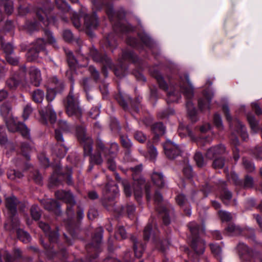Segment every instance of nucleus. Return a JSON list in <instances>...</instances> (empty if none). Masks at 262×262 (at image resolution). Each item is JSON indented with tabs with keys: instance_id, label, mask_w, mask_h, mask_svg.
<instances>
[{
	"instance_id": "nucleus-1",
	"label": "nucleus",
	"mask_w": 262,
	"mask_h": 262,
	"mask_svg": "<svg viewBox=\"0 0 262 262\" xmlns=\"http://www.w3.org/2000/svg\"><path fill=\"white\" fill-rule=\"evenodd\" d=\"M76 134L78 140L83 144L84 154L86 156L91 155V162L96 164H101L103 162L101 152L97 151L96 154L91 155L93 151V141L91 138L87 136L85 127L83 126L77 127Z\"/></svg>"
},
{
	"instance_id": "nucleus-2",
	"label": "nucleus",
	"mask_w": 262,
	"mask_h": 262,
	"mask_svg": "<svg viewBox=\"0 0 262 262\" xmlns=\"http://www.w3.org/2000/svg\"><path fill=\"white\" fill-rule=\"evenodd\" d=\"M188 226L192 234L191 247L196 255H201L204 252L205 249V242L203 239L199 238L198 235L204 233L205 229L204 227L200 229L199 226L194 222L189 223Z\"/></svg>"
},
{
	"instance_id": "nucleus-3",
	"label": "nucleus",
	"mask_w": 262,
	"mask_h": 262,
	"mask_svg": "<svg viewBox=\"0 0 262 262\" xmlns=\"http://www.w3.org/2000/svg\"><path fill=\"white\" fill-rule=\"evenodd\" d=\"M64 106L66 112L69 117L80 119L82 117V110L79 105L77 98L75 97L72 92H70L64 101Z\"/></svg>"
},
{
	"instance_id": "nucleus-4",
	"label": "nucleus",
	"mask_w": 262,
	"mask_h": 262,
	"mask_svg": "<svg viewBox=\"0 0 262 262\" xmlns=\"http://www.w3.org/2000/svg\"><path fill=\"white\" fill-rule=\"evenodd\" d=\"M55 195L57 199L62 201L67 204V213L68 215L74 214L73 207L76 204V201L73 194L69 191L63 190L56 191Z\"/></svg>"
},
{
	"instance_id": "nucleus-5",
	"label": "nucleus",
	"mask_w": 262,
	"mask_h": 262,
	"mask_svg": "<svg viewBox=\"0 0 262 262\" xmlns=\"http://www.w3.org/2000/svg\"><path fill=\"white\" fill-rule=\"evenodd\" d=\"M58 126L59 129H56L55 130V137L56 139L58 142H60V148L59 149V152H56L57 156L60 158L63 157L67 151L68 149L63 146L62 143L63 142V138L62 137V134L60 132V129L64 132H68L69 130V126L67 122L66 121L60 120L58 122Z\"/></svg>"
},
{
	"instance_id": "nucleus-6",
	"label": "nucleus",
	"mask_w": 262,
	"mask_h": 262,
	"mask_svg": "<svg viewBox=\"0 0 262 262\" xmlns=\"http://www.w3.org/2000/svg\"><path fill=\"white\" fill-rule=\"evenodd\" d=\"M6 124L10 132H15L18 131L24 138L27 139L30 138V129L25 124L16 122L13 118H11L6 121Z\"/></svg>"
},
{
	"instance_id": "nucleus-7",
	"label": "nucleus",
	"mask_w": 262,
	"mask_h": 262,
	"mask_svg": "<svg viewBox=\"0 0 262 262\" xmlns=\"http://www.w3.org/2000/svg\"><path fill=\"white\" fill-rule=\"evenodd\" d=\"M46 42L42 38L37 39L33 47L29 50L26 57L28 61H32L36 59L39 56V53L42 52L45 55L47 54V52L45 50Z\"/></svg>"
},
{
	"instance_id": "nucleus-8",
	"label": "nucleus",
	"mask_w": 262,
	"mask_h": 262,
	"mask_svg": "<svg viewBox=\"0 0 262 262\" xmlns=\"http://www.w3.org/2000/svg\"><path fill=\"white\" fill-rule=\"evenodd\" d=\"M118 189L116 185L111 183L107 184L103 191L104 200V204L106 207L108 208L110 205H113V200L118 194Z\"/></svg>"
},
{
	"instance_id": "nucleus-9",
	"label": "nucleus",
	"mask_w": 262,
	"mask_h": 262,
	"mask_svg": "<svg viewBox=\"0 0 262 262\" xmlns=\"http://www.w3.org/2000/svg\"><path fill=\"white\" fill-rule=\"evenodd\" d=\"M163 148L165 155L169 159L176 158L181 152V150L178 146L169 140L166 141L163 145Z\"/></svg>"
},
{
	"instance_id": "nucleus-10",
	"label": "nucleus",
	"mask_w": 262,
	"mask_h": 262,
	"mask_svg": "<svg viewBox=\"0 0 262 262\" xmlns=\"http://www.w3.org/2000/svg\"><path fill=\"white\" fill-rule=\"evenodd\" d=\"M19 225V222L17 219H12V229H15L18 238L23 243H28L31 240V236L28 233L22 229L18 228Z\"/></svg>"
},
{
	"instance_id": "nucleus-11",
	"label": "nucleus",
	"mask_w": 262,
	"mask_h": 262,
	"mask_svg": "<svg viewBox=\"0 0 262 262\" xmlns=\"http://www.w3.org/2000/svg\"><path fill=\"white\" fill-rule=\"evenodd\" d=\"M39 113L45 123H47L48 120L53 123L56 119V114L50 104L40 111Z\"/></svg>"
},
{
	"instance_id": "nucleus-12",
	"label": "nucleus",
	"mask_w": 262,
	"mask_h": 262,
	"mask_svg": "<svg viewBox=\"0 0 262 262\" xmlns=\"http://www.w3.org/2000/svg\"><path fill=\"white\" fill-rule=\"evenodd\" d=\"M18 201L14 196H11L6 198L5 205L11 219H16L15 215L16 213V206Z\"/></svg>"
},
{
	"instance_id": "nucleus-13",
	"label": "nucleus",
	"mask_w": 262,
	"mask_h": 262,
	"mask_svg": "<svg viewBox=\"0 0 262 262\" xmlns=\"http://www.w3.org/2000/svg\"><path fill=\"white\" fill-rule=\"evenodd\" d=\"M41 203L46 209L53 211L58 215L61 213L60 209V205L56 201L51 199H48L42 200Z\"/></svg>"
},
{
	"instance_id": "nucleus-14",
	"label": "nucleus",
	"mask_w": 262,
	"mask_h": 262,
	"mask_svg": "<svg viewBox=\"0 0 262 262\" xmlns=\"http://www.w3.org/2000/svg\"><path fill=\"white\" fill-rule=\"evenodd\" d=\"M29 74L30 83L35 86H39L42 80L40 70L35 67H31L29 69Z\"/></svg>"
},
{
	"instance_id": "nucleus-15",
	"label": "nucleus",
	"mask_w": 262,
	"mask_h": 262,
	"mask_svg": "<svg viewBox=\"0 0 262 262\" xmlns=\"http://www.w3.org/2000/svg\"><path fill=\"white\" fill-rule=\"evenodd\" d=\"M52 9L51 7H50L49 10L45 8V10H41V12L39 11L37 14L40 23H42L45 26H48L51 23L54 24L55 23V17H50L48 15V11H51Z\"/></svg>"
},
{
	"instance_id": "nucleus-16",
	"label": "nucleus",
	"mask_w": 262,
	"mask_h": 262,
	"mask_svg": "<svg viewBox=\"0 0 262 262\" xmlns=\"http://www.w3.org/2000/svg\"><path fill=\"white\" fill-rule=\"evenodd\" d=\"M240 258L245 260H249L253 255L252 251L244 243H239L237 246Z\"/></svg>"
},
{
	"instance_id": "nucleus-17",
	"label": "nucleus",
	"mask_w": 262,
	"mask_h": 262,
	"mask_svg": "<svg viewBox=\"0 0 262 262\" xmlns=\"http://www.w3.org/2000/svg\"><path fill=\"white\" fill-rule=\"evenodd\" d=\"M92 54H93V58L95 61L103 63V71L105 76H106L107 75L105 72V69L112 68L111 59L106 56H101L96 51H95V53L92 52Z\"/></svg>"
},
{
	"instance_id": "nucleus-18",
	"label": "nucleus",
	"mask_w": 262,
	"mask_h": 262,
	"mask_svg": "<svg viewBox=\"0 0 262 262\" xmlns=\"http://www.w3.org/2000/svg\"><path fill=\"white\" fill-rule=\"evenodd\" d=\"M225 152V147L223 145H219L208 149L206 153V157L208 159H212Z\"/></svg>"
},
{
	"instance_id": "nucleus-19",
	"label": "nucleus",
	"mask_w": 262,
	"mask_h": 262,
	"mask_svg": "<svg viewBox=\"0 0 262 262\" xmlns=\"http://www.w3.org/2000/svg\"><path fill=\"white\" fill-rule=\"evenodd\" d=\"M204 95V98L200 99L198 101L199 107L202 111L210 108V104L213 96V94L208 91L205 92Z\"/></svg>"
},
{
	"instance_id": "nucleus-20",
	"label": "nucleus",
	"mask_w": 262,
	"mask_h": 262,
	"mask_svg": "<svg viewBox=\"0 0 262 262\" xmlns=\"http://www.w3.org/2000/svg\"><path fill=\"white\" fill-rule=\"evenodd\" d=\"M84 25L90 29H95L98 25V21L95 13L83 15Z\"/></svg>"
},
{
	"instance_id": "nucleus-21",
	"label": "nucleus",
	"mask_w": 262,
	"mask_h": 262,
	"mask_svg": "<svg viewBox=\"0 0 262 262\" xmlns=\"http://www.w3.org/2000/svg\"><path fill=\"white\" fill-rule=\"evenodd\" d=\"M231 128L233 127V126L235 127V131L238 133L240 134L244 140H246L248 135L246 130L245 126L242 123V122L238 119H235L233 120L232 125H230Z\"/></svg>"
},
{
	"instance_id": "nucleus-22",
	"label": "nucleus",
	"mask_w": 262,
	"mask_h": 262,
	"mask_svg": "<svg viewBox=\"0 0 262 262\" xmlns=\"http://www.w3.org/2000/svg\"><path fill=\"white\" fill-rule=\"evenodd\" d=\"M185 79L188 84V87L185 88L181 84V90L182 91L187 99H190L193 96V87L190 81L188 75H186L185 76Z\"/></svg>"
},
{
	"instance_id": "nucleus-23",
	"label": "nucleus",
	"mask_w": 262,
	"mask_h": 262,
	"mask_svg": "<svg viewBox=\"0 0 262 262\" xmlns=\"http://www.w3.org/2000/svg\"><path fill=\"white\" fill-rule=\"evenodd\" d=\"M20 79L16 74L12 75L6 82V86L10 90L15 89L18 85Z\"/></svg>"
},
{
	"instance_id": "nucleus-24",
	"label": "nucleus",
	"mask_w": 262,
	"mask_h": 262,
	"mask_svg": "<svg viewBox=\"0 0 262 262\" xmlns=\"http://www.w3.org/2000/svg\"><path fill=\"white\" fill-rule=\"evenodd\" d=\"M152 129L155 134L154 140H158L160 136L163 135L165 131V127L161 122H158L154 124Z\"/></svg>"
},
{
	"instance_id": "nucleus-25",
	"label": "nucleus",
	"mask_w": 262,
	"mask_h": 262,
	"mask_svg": "<svg viewBox=\"0 0 262 262\" xmlns=\"http://www.w3.org/2000/svg\"><path fill=\"white\" fill-rule=\"evenodd\" d=\"M102 232L103 229L101 227L98 229L97 233L93 237V242L92 244L88 246L87 249H89L91 247L96 248L97 246L101 243L102 238Z\"/></svg>"
},
{
	"instance_id": "nucleus-26",
	"label": "nucleus",
	"mask_w": 262,
	"mask_h": 262,
	"mask_svg": "<svg viewBox=\"0 0 262 262\" xmlns=\"http://www.w3.org/2000/svg\"><path fill=\"white\" fill-rule=\"evenodd\" d=\"M154 183L159 187L164 186V180L163 174L160 172H153L151 176Z\"/></svg>"
},
{
	"instance_id": "nucleus-27",
	"label": "nucleus",
	"mask_w": 262,
	"mask_h": 262,
	"mask_svg": "<svg viewBox=\"0 0 262 262\" xmlns=\"http://www.w3.org/2000/svg\"><path fill=\"white\" fill-rule=\"evenodd\" d=\"M21 256V252L18 248L14 249V255L12 256L9 253L6 252L5 258L7 262H15L16 260Z\"/></svg>"
},
{
	"instance_id": "nucleus-28",
	"label": "nucleus",
	"mask_w": 262,
	"mask_h": 262,
	"mask_svg": "<svg viewBox=\"0 0 262 262\" xmlns=\"http://www.w3.org/2000/svg\"><path fill=\"white\" fill-rule=\"evenodd\" d=\"M119 150V146L118 145L115 143H111L109 145H107V157H112L115 158Z\"/></svg>"
},
{
	"instance_id": "nucleus-29",
	"label": "nucleus",
	"mask_w": 262,
	"mask_h": 262,
	"mask_svg": "<svg viewBox=\"0 0 262 262\" xmlns=\"http://www.w3.org/2000/svg\"><path fill=\"white\" fill-rule=\"evenodd\" d=\"M45 96L44 92L40 89H37L31 93L32 100L36 103L42 102Z\"/></svg>"
},
{
	"instance_id": "nucleus-30",
	"label": "nucleus",
	"mask_w": 262,
	"mask_h": 262,
	"mask_svg": "<svg viewBox=\"0 0 262 262\" xmlns=\"http://www.w3.org/2000/svg\"><path fill=\"white\" fill-rule=\"evenodd\" d=\"M186 107L188 111V114L190 117L192 121L195 122L196 121V110L193 106V105L190 100H188L186 102Z\"/></svg>"
},
{
	"instance_id": "nucleus-31",
	"label": "nucleus",
	"mask_w": 262,
	"mask_h": 262,
	"mask_svg": "<svg viewBox=\"0 0 262 262\" xmlns=\"http://www.w3.org/2000/svg\"><path fill=\"white\" fill-rule=\"evenodd\" d=\"M226 231L229 235H237L242 233V229L237 226L231 224L226 228Z\"/></svg>"
},
{
	"instance_id": "nucleus-32",
	"label": "nucleus",
	"mask_w": 262,
	"mask_h": 262,
	"mask_svg": "<svg viewBox=\"0 0 262 262\" xmlns=\"http://www.w3.org/2000/svg\"><path fill=\"white\" fill-rule=\"evenodd\" d=\"M49 83L52 87L51 89L58 91L63 87V83L60 81L56 76H53L49 79Z\"/></svg>"
},
{
	"instance_id": "nucleus-33",
	"label": "nucleus",
	"mask_w": 262,
	"mask_h": 262,
	"mask_svg": "<svg viewBox=\"0 0 262 262\" xmlns=\"http://www.w3.org/2000/svg\"><path fill=\"white\" fill-rule=\"evenodd\" d=\"M142 181V180H140V182H135L134 184V195L137 201H139L142 197L141 182Z\"/></svg>"
},
{
	"instance_id": "nucleus-34",
	"label": "nucleus",
	"mask_w": 262,
	"mask_h": 262,
	"mask_svg": "<svg viewBox=\"0 0 262 262\" xmlns=\"http://www.w3.org/2000/svg\"><path fill=\"white\" fill-rule=\"evenodd\" d=\"M11 106L9 103H4L1 106V113L4 117L11 118Z\"/></svg>"
},
{
	"instance_id": "nucleus-35",
	"label": "nucleus",
	"mask_w": 262,
	"mask_h": 262,
	"mask_svg": "<svg viewBox=\"0 0 262 262\" xmlns=\"http://www.w3.org/2000/svg\"><path fill=\"white\" fill-rule=\"evenodd\" d=\"M153 76L156 79L161 89L165 91H166L168 89L167 84L160 73L156 72L153 74Z\"/></svg>"
},
{
	"instance_id": "nucleus-36",
	"label": "nucleus",
	"mask_w": 262,
	"mask_h": 262,
	"mask_svg": "<svg viewBox=\"0 0 262 262\" xmlns=\"http://www.w3.org/2000/svg\"><path fill=\"white\" fill-rule=\"evenodd\" d=\"M96 148L97 151L102 152L105 157L107 156V146L106 147L103 141L100 139L97 140Z\"/></svg>"
},
{
	"instance_id": "nucleus-37",
	"label": "nucleus",
	"mask_w": 262,
	"mask_h": 262,
	"mask_svg": "<svg viewBox=\"0 0 262 262\" xmlns=\"http://www.w3.org/2000/svg\"><path fill=\"white\" fill-rule=\"evenodd\" d=\"M2 4L4 6L5 11L10 14L13 11V3L11 0H1Z\"/></svg>"
},
{
	"instance_id": "nucleus-38",
	"label": "nucleus",
	"mask_w": 262,
	"mask_h": 262,
	"mask_svg": "<svg viewBox=\"0 0 262 262\" xmlns=\"http://www.w3.org/2000/svg\"><path fill=\"white\" fill-rule=\"evenodd\" d=\"M55 3L59 9L63 12H69L70 7L64 0H55Z\"/></svg>"
},
{
	"instance_id": "nucleus-39",
	"label": "nucleus",
	"mask_w": 262,
	"mask_h": 262,
	"mask_svg": "<svg viewBox=\"0 0 262 262\" xmlns=\"http://www.w3.org/2000/svg\"><path fill=\"white\" fill-rule=\"evenodd\" d=\"M132 172V176L135 182L138 180V176H139L142 170V166L141 164L137 165L134 167L129 168Z\"/></svg>"
},
{
	"instance_id": "nucleus-40",
	"label": "nucleus",
	"mask_w": 262,
	"mask_h": 262,
	"mask_svg": "<svg viewBox=\"0 0 262 262\" xmlns=\"http://www.w3.org/2000/svg\"><path fill=\"white\" fill-rule=\"evenodd\" d=\"M130 239H132L134 243V250L135 252V255L137 257L139 258L142 256L143 248H142L141 250H138V243L136 237L134 236H132Z\"/></svg>"
},
{
	"instance_id": "nucleus-41",
	"label": "nucleus",
	"mask_w": 262,
	"mask_h": 262,
	"mask_svg": "<svg viewBox=\"0 0 262 262\" xmlns=\"http://www.w3.org/2000/svg\"><path fill=\"white\" fill-rule=\"evenodd\" d=\"M167 102H177L180 98L181 96L179 93H176L175 92H169L167 93Z\"/></svg>"
},
{
	"instance_id": "nucleus-42",
	"label": "nucleus",
	"mask_w": 262,
	"mask_h": 262,
	"mask_svg": "<svg viewBox=\"0 0 262 262\" xmlns=\"http://www.w3.org/2000/svg\"><path fill=\"white\" fill-rule=\"evenodd\" d=\"M194 159L199 167H203L205 165L203 156L200 152H196L194 156Z\"/></svg>"
},
{
	"instance_id": "nucleus-43",
	"label": "nucleus",
	"mask_w": 262,
	"mask_h": 262,
	"mask_svg": "<svg viewBox=\"0 0 262 262\" xmlns=\"http://www.w3.org/2000/svg\"><path fill=\"white\" fill-rule=\"evenodd\" d=\"M31 214L35 220H38L41 216L40 211L37 206L33 205L31 208Z\"/></svg>"
},
{
	"instance_id": "nucleus-44",
	"label": "nucleus",
	"mask_w": 262,
	"mask_h": 262,
	"mask_svg": "<svg viewBox=\"0 0 262 262\" xmlns=\"http://www.w3.org/2000/svg\"><path fill=\"white\" fill-rule=\"evenodd\" d=\"M219 215L222 221L229 222L232 219L231 214L228 212L221 210L219 211Z\"/></svg>"
},
{
	"instance_id": "nucleus-45",
	"label": "nucleus",
	"mask_w": 262,
	"mask_h": 262,
	"mask_svg": "<svg viewBox=\"0 0 262 262\" xmlns=\"http://www.w3.org/2000/svg\"><path fill=\"white\" fill-rule=\"evenodd\" d=\"M33 108L30 104H27L24 107L23 117L24 120H27L29 115L32 113Z\"/></svg>"
},
{
	"instance_id": "nucleus-46",
	"label": "nucleus",
	"mask_w": 262,
	"mask_h": 262,
	"mask_svg": "<svg viewBox=\"0 0 262 262\" xmlns=\"http://www.w3.org/2000/svg\"><path fill=\"white\" fill-rule=\"evenodd\" d=\"M122 185L126 196H130L132 194V189L128 182L127 180H123L122 182Z\"/></svg>"
},
{
	"instance_id": "nucleus-47",
	"label": "nucleus",
	"mask_w": 262,
	"mask_h": 262,
	"mask_svg": "<svg viewBox=\"0 0 262 262\" xmlns=\"http://www.w3.org/2000/svg\"><path fill=\"white\" fill-rule=\"evenodd\" d=\"M222 199L225 204H228L232 198V193L228 190L225 189L221 195Z\"/></svg>"
},
{
	"instance_id": "nucleus-48",
	"label": "nucleus",
	"mask_w": 262,
	"mask_h": 262,
	"mask_svg": "<svg viewBox=\"0 0 262 262\" xmlns=\"http://www.w3.org/2000/svg\"><path fill=\"white\" fill-rule=\"evenodd\" d=\"M6 58L7 62L12 66H17L18 64V58L15 57L13 53L7 55Z\"/></svg>"
},
{
	"instance_id": "nucleus-49",
	"label": "nucleus",
	"mask_w": 262,
	"mask_h": 262,
	"mask_svg": "<svg viewBox=\"0 0 262 262\" xmlns=\"http://www.w3.org/2000/svg\"><path fill=\"white\" fill-rule=\"evenodd\" d=\"M23 177L22 173L14 170H11L8 173V178L11 180H15L17 178H21Z\"/></svg>"
},
{
	"instance_id": "nucleus-50",
	"label": "nucleus",
	"mask_w": 262,
	"mask_h": 262,
	"mask_svg": "<svg viewBox=\"0 0 262 262\" xmlns=\"http://www.w3.org/2000/svg\"><path fill=\"white\" fill-rule=\"evenodd\" d=\"M225 165V160L222 158L215 159L212 163L213 168L215 169H221Z\"/></svg>"
},
{
	"instance_id": "nucleus-51",
	"label": "nucleus",
	"mask_w": 262,
	"mask_h": 262,
	"mask_svg": "<svg viewBox=\"0 0 262 262\" xmlns=\"http://www.w3.org/2000/svg\"><path fill=\"white\" fill-rule=\"evenodd\" d=\"M44 33L48 42L50 44L54 45L55 43L56 40L53 36L52 33L47 29L44 30Z\"/></svg>"
},
{
	"instance_id": "nucleus-52",
	"label": "nucleus",
	"mask_w": 262,
	"mask_h": 262,
	"mask_svg": "<svg viewBox=\"0 0 262 262\" xmlns=\"http://www.w3.org/2000/svg\"><path fill=\"white\" fill-rule=\"evenodd\" d=\"M243 163L245 168L249 172L254 170L255 167L253 163L246 158L243 159Z\"/></svg>"
},
{
	"instance_id": "nucleus-53",
	"label": "nucleus",
	"mask_w": 262,
	"mask_h": 262,
	"mask_svg": "<svg viewBox=\"0 0 262 262\" xmlns=\"http://www.w3.org/2000/svg\"><path fill=\"white\" fill-rule=\"evenodd\" d=\"M210 247L212 253L215 256H219L220 255L221 253V248L219 245L214 244H210Z\"/></svg>"
},
{
	"instance_id": "nucleus-54",
	"label": "nucleus",
	"mask_w": 262,
	"mask_h": 262,
	"mask_svg": "<svg viewBox=\"0 0 262 262\" xmlns=\"http://www.w3.org/2000/svg\"><path fill=\"white\" fill-rule=\"evenodd\" d=\"M2 48L6 53V57L8 55L13 53V48L12 45L9 43H3Z\"/></svg>"
},
{
	"instance_id": "nucleus-55",
	"label": "nucleus",
	"mask_w": 262,
	"mask_h": 262,
	"mask_svg": "<svg viewBox=\"0 0 262 262\" xmlns=\"http://www.w3.org/2000/svg\"><path fill=\"white\" fill-rule=\"evenodd\" d=\"M121 142L122 146L126 148H130L132 146V143L127 137L121 136Z\"/></svg>"
},
{
	"instance_id": "nucleus-56",
	"label": "nucleus",
	"mask_w": 262,
	"mask_h": 262,
	"mask_svg": "<svg viewBox=\"0 0 262 262\" xmlns=\"http://www.w3.org/2000/svg\"><path fill=\"white\" fill-rule=\"evenodd\" d=\"M247 120L251 128L253 130L256 129L257 128V122L255 119L254 117L252 115L248 114L247 115Z\"/></svg>"
},
{
	"instance_id": "nucleus-57",
	"label": "nucleus",
	"mask_w": 262,
	"mask_h": 262,
	"mask_svg": "<svg viewBox=\"0 0 262 262\" xmlns=\"http://www.w3.org/2000/svg\"><path fill=\"white\" fill-rule=\"evenodd\" d=\"M148 153L150 158L152 160H155L157 156L158 152L155 147L152 145H148Z\"/></svg>"
},
{
	"instance_id": "nucleus-58",
	"label": "nucleus",
	"mask_w": 262,
	"mask_h": 262,
	"mask_svg": "<svg viewBox=\"0 0 262 262\" xmlns=\"http://www.w3.org/2000/svg\"><path fill=\"white\" fill-rule=\"evenodd\" d=\"M214 123L219 129H222L223 128L221 117L219 114H215L214 116Z\"/></svg>"
},
{
	"instance_id": "nucleus-59",
	"label": "nucleus",
	"mask_w": 262,
	"mask_h": 262,
	"mask_svg": "<svg viewBox=\"0 0 262 262\" xmlns=\"http://www.w3.org/2000/svg\"><path fill=\"white\" fill-rule=\"evenodd\" d=\"M46 234L48 235L50 241L52 243L56 242L59 236L57 232L50 231V230Z\"/></svg>"
},
{
	"instance_id": "nucleus-60",
	"label": "nucleus",
	"mask_w": 262,
	"mask_h": 262,
	"mask_svg": "<svg viewBox=\"0 0 262 262\" xmlns=\"http://www.w3.org/2000/svg\"><path fill=\"white\" fill-rule=\"evenodd\" d=\"M73 25L76 28H79L81 27V22L78 15L76 13H73L71 17Z\"/></svg>"
},
{
	"instance_id": "nucleus-61",
	"label": "nucleus",
	"mask_w": 262,
	"mask_h": 262,
	"mask_svg": "<svg viewBox=\"0 0 262 262\" xmlns=\"http://www.w3.org/2000/svg\"><path fill=\"white\" fill-rule=\"evenodd\" d=\"M106 158L107 159V164L108 168L112 171L115 170L116 168V165L114 159L115 158H112L110 157Z\"/></svg>"
},
{
	"instance_id": "nucleus-62",
	"label": "nucleus",
	"mask_w": 262,
	"mask_h": 262,
	"mask_svg": "<svg viewBox=\"0 0 262 262\" xmlns=\"http://www.w3.org/2000/svg\"><path fill=\"white\" fill-rule=\"evenodd\" d=\"M134 136L135 138L140 143H143L146 140V136L141 132H136Z\"/></svg>"
},
{
	"instance_id": "nucleus-63",
	"label": "nucleus",
	"mask_w": 262,
	"mask_h": 262,
	"mask_svg": "<svg viewBox=\"0 0 262 262\" xmlns=\"http://www.w3.org/2000/svg\"><path fill=\"white\" fill-rule=\"evenodd\" d=\"M151 225L148 224L144 228L143 231V236L145 240H148L150 237V234L151 231Z\"/></svg>"
},
{
	"instance_id": "nucleus-64",
	"label": "nucleus",
	"mask_w": 262,
	"mask_h": 262,
	"mask_svg": "<svg viewBox=\"0 0 262 262\" xmlns=\"http://www.w3.org/2000/svg\"><path fill=\"white\" fill-rule=\"evenodd\" d=\"M177 204L181 207H183L186 202V199L184 195L182 194H179L176 198Z\"/></svg>"
}]
</instances>
